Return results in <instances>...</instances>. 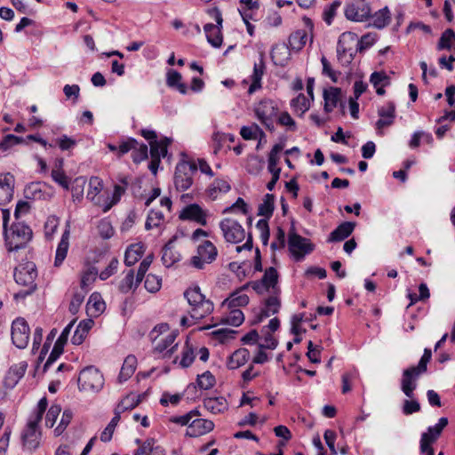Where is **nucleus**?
Wrapping results in <instances>:
<instances>
[{
  "label": "nucleus",
  "instance_id": "a878e982",
  "mask_svg": "<svg viewBox=\"0 0 455 455\" xmlns=\"http://www.w3.org/2000/svg\"><path fill=\"white\" fill-rule=\"evenodd\" d=\"M324 110L331 112L339 104L343 110L344 106L341 102V90L337 87H330L323 91Z\"/></svg>",
  "mask_w": 455,
  "mask_h": 455
},
{
  "label": "nucleus",
  "instance_id": "cd10ccee",
  "mask_svg": "<svg viewBox=\"0 0 455 455\" xmlns=\"http://www.w3.org/2000/svg\"><path fill=\"white\" fill-rule=\"evenodd\" d=\"M150 145V157L151 161L148 164V169L154 175H156L159 167L161 157L167 155V144H149Z\"/></svg>",
  "mask_w": 455,
  "mask_h": 455
},
{
  "label": "nucleus",
  "instance_id": "3c124183",
  "mask_svg": "<svg viewBox=\"0 0 455 455\" xmlns=\"http://www.w3.org/2000/svg\"><path fill=\"white\" fill-rule=\"evenodd\" d=\"M164 217L162 212L151 210L145 223L146 229L150 230L154 228H159L164 222Z\"/></svg>",
  "mask_w": 455,
  "mask_h": 455
},
{
  "label": "nucleus",
  "instance_id": "ddd939ff",
  "mask_svg": "<svg viewBox=\"0 0 455 455\" xmlns=\"http://www.w3.org/2000/svg\"><path fill=\"white\" fill-rule=\"evenodd\" d=\"M289 250L297 260L313 251V245L307 238L296 234L293 230L289 233L288 239Z\"/></svg>",
  "mask_w": 455,
  "mask_h": 455
},
{
  "label": "nucleus",
  "instance_id": "a18cd8bd",
  "mask_svg": "<svg viewBox=\"0 0 455 455\" xmlns=\"http://www.w3.org/2000/svg\"><path fill=\"white\" fill-rule=\"evenodd\" d=\"M371 25L379 29L385 28L390 21V12L387 7H384L374 13L371 17Z\"/></svg>",
  "mask_w": 455,
  "mask_h": 455
},
{
  "label": "nucleus",
  "instance_id": "20e7f679",
  "mask_svg": "<svg viewBox=\"0 0 455 455\" xmlns=\"http://www.w3.org/2000/svg\"><path fill=\"white\" fill-rule=\"evenodd\" d=\"M36 276L37 271L36 265L31 261L20 264L15 267L14 279L16 283L28 288L25 291H20L16 293L14 295L16 299L25 298L27 295L31 294L35 291L36 287L35 283Z\"/></svg>",
  "mask_w": 455,
  "mask_h": 455
},
{
  "label": "nucleus",
  "instance_id": "79ce46f5",
  "mask_svg": "<svg viewBox=\"0 0 455 455\" xmlns=\"http://www.w3.org/2000/svg\"><path fill=\"white\" fill-rule=\"evenodd\" d=\"M240 134L245 140H256L258 142H261L264 132L257 124H251V126H243L241 128Z\"/></svg>",
  "mask_w": 455,
  "mask_h": 455
},
{
  "label": "nucleus",
  "instance_id": "6e6552de",
  "mask_svg": "<svg viewBox=\"0 0 455 455\" xmlns=\"http://www.w3.org/2000/svg\"><path fill=\"white\" fill-rule=\"evenodd\" d=\"M218 256V250L211 241H204L197 247L196 254L190 259L191 265L203 269L207 264L213 262Z\"/></svg>",
  "mask_w": 455,
  "mask_h": 455
},
{
  "label": "nucleus",
  "instance_id": "f03ea898",
  "mask_svg": "<svg viewBox=\"0 0 455 455\" xmlns=\"http://www.w3.org/2000/svg\"><path fill=\"white\" fill-rule=\"evenodd\" d=\"M7 218L4 214V237L8 250L17 251L23 248L32 237V231L28 226L23 222H16L11 228H5Z\"/></svg>",
  "mask_w": 455,
  "mask_h": 455
},
{
  "label": "nucleus",
  "instance_id": "bf43d9fd",
  "mask_svg": "<svg viewBox=\"0 0 455 455\" xmlns=\"http://www.w3.org/2000/svg\"><path fill=\"white\" fill-rule=\"evenodd\" d=\"M97 228L100 237L103 239H109L115 233L111 222L107 219L100 220Z\"/></svg>",
  "mask_w": 455,
  "mask_h": 455
},
{
  "label": "nucleus",
  "instance_id": "4c0bfd02",
  "mask_svg": "<svg viewBox=\"0 0 455 455\" xmlns=\"http://www.w3.org/2000/svg\"><path fill=\"white\" fill-rule=\"evenodd\" d=\"M204 407L213 414L225 411L228 409V403L224 397H209L204 401Z\"/></svg>",
  "mask_w": 455,
  "mask_h": 455
},
{
  "label": "nucleus",
  "instance_id": "0eeeda50",
  "mask_svg": "<svg viewBox=\"0 0 455 455\" xmlns=\"http://www.w3.org/2000/svg\"><path fill=\"white\" fill-rule=\"evenodd\" d=\"M249 285L258 293H281L280 287L278 286V273L276 269L270 267L265 270L262 278L259 281L251 282L243 286L244 290Z\"/></svg>",
  "mask_w": 455,
  "mask_h": 455
},
{
  "label": "nucleus",
  "instance_id": "4be33fe9",
  "mask_svg": "<svg viewBox=\"0 0 455 455\" xmlns=\"http://www.w3.org/2000/svg\"><path fill=\"white\" fill-rule=\"evenodd\" d=\"M135 443L139 445L133 455H165L164 449L152 438L145 441L136 439Z\"/></svg>",
  "mask_w": 455,
  "mask_h": 455
},
{
  "label": "nucleus",
  "instance_id": "09e8293b",
  "mask_svg": "<svg viewBox=\"0 0 455 455\" xmlns=\"http://www.w3.org/2000/svg\"><path fill=\"white\" fill-rule=\"evenodd\" d=\"M292 109L299 116H302L310 107L309 100L302 93L299 94L291 101Z\"/></svg>",
  "mask_w": 455,
  "mask_h": 455
},
{
  "label": "nucleus",
  "instance_id": "c85d7f7f",
  "mask_svg": "<svg viewBox=\"0 0 455 455\" xmlns=\"http://www.w3.org/2000/svg\"><path fill=\"white\" fill-rule=\"evenodd\" d=\"M26 369V363H20L12 366L4 377V387L11 389L13 388L18 384L20 379L24 376Z\"/></svg>",
  "mask_w": 455,
  "mask_h": 455
},
{
  "label": "nucleus",
  "instance_id": "bb28decb",
  "mask_svg": "<svg viewBox=\"0 0 455 455\" xmlns=\"http://www.w3.org/2000/svg\"><path fill=\"white\" fill-rule=\"evenodd\" d=\"M290 46L286 44H277L271 50V59L275 65L284 67L291 59Z\"/></svg>",
  "mask_w": 455,
  "mask_h": 455
},
{
  "label": "nucleus",
  "instance_id": "ea45409f",
  "mask_svg": "<svg viewBox=\"0 0 455 455\" xmlns=\"http://www.w3.org/2000/svg\"><path fill=\"white\" fill-rule=\"evenodd\" d=\"M140 283V281L134 277V271L130 269L126 272L124 279L120 281L118 289L121 292L127 293L132 290H135Z\"/></svg>",
  "mask_w": 455,
  "mask_h": 455
},
{
  "label": "nucleus",
  "instance_id": "5fc2aeb1",
  "mask_svg": "<svg viewBox=\"0 0 455 455\" xmlns=\"http://www.w3.org/2000/svg\"><path fill=\"white\" fill-rule=\"evenodd\" d=\"M196 358L194 347L187 341L182 351V357L180 364L183 368H187L192 364Z\"/></svg>",
  "mask_w": 455,
  "mask_h": 455
},
{
  "label": "nucleus",
  "instance_id": "774afa93",
  "mask_svg": "<svg viewBox=\"0 0 455 455\" xmlns=\"http://www.w3.org/2000/svg\"><path fill=\"white\" fill-rule=\"evenodd\" d=\"M119 261L116 258H113L108 267L100 272L99 275L101 280H107L111 275H113L118 268Z\"/></svg>",
  "mask_w": 455,
  "mask_h": 455
},
{
  "label": "nucleus",
  "instance_id": "72a5a7b5",
  "mask_svg": "<svg viewBox=\"0 0 455 455\" xmlns=\"http://www.w3.org/2000/svg\"><path fill=\"white\" fill-rule=\"evenodd\" d=\"M265 72L264 54L260 53V60L259 63H255L253 67V73L251 75V84L248 89V93L252 94L257 89L261 87V79Z\"/></svg>",
  "mask_w": 455,
  "mask_h": 455
},
{
  "label": "nucleus",
  "instance_id": "dca6fc26",
  "mask_svg": "<svg viewBox=\"0 0 455 455\" xmlns=\"http://www.w3.org/2000/svg\"><path fill=\"white\" fill-rule=\"evenodd\" d=\"M349 41H351V42L355 41V34L343 33L339 36L338 44H337L338 60L344 64L350 63L353 59V52H352L353 49L347 45V44Z\"/></svg>",
  "mask_w": 455,
  "mask_h": 455
},
{
  "label": "nucleus",
  "instance_id": "e2e57ef3",
  "mask_svg": "<svg viewBox=\"0 0 455 455\" xmlns=\"http://www.w3.org/2000/svg\"><path fill=\"white\" fill-rule=\"evenodd\" d=\"M138 404V400L135 395H129L124 397L117 405L116 411L118 413L131 410Z\"/></svg>",
  "mask_w": 455,
  "mask_h": 455
},
{
  "label": "nucleus",
  "instance_id": "603ef678",
  "mask_svg": "<svg viewBox=\"0 0 455 455\" xmlns=\"http://www.w3.org/2000/svg\"><path fill=\"white\" fill-rule=\"evenodd\" d=\"M274 212V196L270 194H267L265 196L264 201L259 204L258 209V214L260 216H264L269 218L272 216Z\"/></svg>",
  "mask_w": 455,
  "mask_h": 455
},
{
  "label": "nucleus",
  "instance_id": "2f4dec72",
  "mask_svg": "<svg viewBox=\"0 0 455 455\" xmlns=\"http://www.w3.org/2000/svg\"><path fill=\"white\" fill-rule=\"evenodd\" d=\"M176 239L177 235H174L163 248L162 261L167 267H172L180 259V254L173 247Z\"/></svg>",
  "mask_w": 455,
  "mask_h": 455
},
{
  "label": "nucleus",
  "instance_id": "8fccbe9b",
  "mask_svg": "<svg viewBox=\"0 0 455 455\" xmlns=\"http://www.w3.org/2000/svg\"><path fill=\"white\" fill-rule=\"evenodd\" d=\"M97 275L98 271L95 267H88L85 271H84L80 283L82 290L87 292L90 290L91 285L96 280Z\"/></svg>",
  "mask_w": 455,
  "mask_h": 455
},
{
  "label": "nucleus",
  "instance_id": "423d86ee",
  "mask_svg": "<svg viewBox=\"0 0 455 455\" xmlns=\"http://www.w3.org/2000/svg\"><path fill=\"white\" fill-rule=\"evenodd\" d=\"M104 386V377L99 369L89 366L80 371L78 387L81 391L97 393Z\"/></svg>",
  "mask_w": 455,
  "mask_h": 455
},
{
  "label": "nucleus",
  "instance_id": "338daca9",
  "mask_svg": "<svg viewBox=\"0 0 455 455\" xmlns=\"http://www.w3.org/2000/svg\"><path fill=\"white\" fill-rule=\"evenodd\" d=\"M73 414L70 411L65 410L62 413L59 425L54 429L55 435H60L63 433V431L66 429L68 425L70 423L72 419Z\"/></svg>",
  "mask_w": 455,
  "mask_h": 455
},
{
  "label": "nucleus",
  "instance_id": "4d7b16f0",
  "mask_svg": "<svg viewBox=\"0 0 455 455\" xmlns=\"http://www.w3.org/2000/svg\"><path fill=\"white\" fill-rule=\"evenodd\" d=\"M25 196L28 199L38 200L43 196L42 185L39 182H32L28 184L25 190Z\"/></svg>",
  "mask_w": 455,
  "mask_h": 455
},
{
  "label": "nucleus",
  "instance_id": "680f3d73",
  "mask_svg": "<svg viewBox=\"0 0 455 455\" xmlns=\"http://www.w3.org/2000/svg\"><path fill=\"white\" fill-rule=\"evenodd\" d=\"M51 176L52 180L65 189L69 188V179L62 170L52 169Z\"/></svg>",
  "mask_w": 455,
  "mask_h": 455
},
{
  "label": "nucleus",
  "instance_id": "6e6d98bb",
  "mask_svg": "<svg viewBox=\"0 0 455 455\" xmlns=\"http://www.w3.org/2000/svg\"><path fill=\"white\" fill-rule=\"evenodd\" d=\"M455 39V33L451 28L446 29L441 36L437 50H450L451 48V42Z\"/></svg>",
  "mask_w": 455,
  "mask_h": 455
},
{
  "label": "nucleus",
  "instance_id": "393cba45",
  "mask_svg": "<svg viewBox=\"0 0 455 455\" xmlns=\"http://www.w3.org/2000/svg\"><path fill=\"white\" fill-rule=\"evenodd\" d=\"M103 188V182L98 177H92L89 180L88 191L86 198L93 203L95 205L100 206L103 209L105 199L100 196Z\"/></svg>",
  "mask_w": 455,
  "mask_h": 455
},
{
  "label": "nucleus",
  "instance_id": "a19ab883",
  "mask_svg": "<svg viewBox=\"0 0 455 455\" xmlns=\"http://www.w3.org/2000/svg\"><path fill=\"white\" fill-rule=\"evenodd\" d=\"M307 40V33L304 29H299L291 33L289 36V46L291 50L299 51L306 44Z\"/></svg>",
  "mask_w": 455,
  "mask_h": 455
},
{
  "label": "nucleus",
  "instance_id": "49530a36",
  "mask_svg": "<svg viewBox=\"0 0 455 455\" xmlns=\"http://www.w3.org/2000/svg\"><path fill=\"white\" fill-rule=\"evenodd\" d=\"M283 144H275L268 156L267 169L270 173H280L281 169L277 166L279 161V153L283 149Z\"/></svg>",
  "mask_w": 455,
  "mask_h": 455
},
{
  "label": "nucleus",
  "instance_id": "9d476101",
  "mask_svg": "<svg viewBox=\"0 0 455 455\" xmlns=\"http://www.w3.org/2000/svg\"><path fill=\"white\" fill-rule=\"evenodd\" d=\"M208 13L215 19L217 25L208 23L204 27V30L209 44L213 47L218 48L222 44V35L220 28L222 27V16L218 8H212L208 11Z\"/></svg>",
  "mask_w": 455,
  "mask_h": 455
},
{
  "label": "nucleus",
  "instance_id": "58836bf2",
  "mask_svg": "<svg viewBox=\"0 0 455 455\" xmlns=\"http://www.w3.org/2000/svg\"><path fill=\"white\" fill-rule=\"evenodd\" d=\"M181 75L174 69H169L167 72L166 84L169 87L176 88L181 94H186L188 87L181 82Z\"/></svg>",
  "mask_w": 455,
  "mask_h": 455
},
{
  "label": "nucleus",
  "instance_id": "13d9d810",
  "mask_svg": "<svg viewBox=\"0 0 455 455\" xmlns=\"http://www.w3.org/2000/svg\"><path fill=\"white\" fill-rule=\"evenodd\" d=\"M215 381L214 376L209 371L198 375L196 379L197 386L204 390L212 388L215 385Z\"/></svg>",
  "mask_w": 455,
  "mask_h": 455
},
{
  "label": "nucleus",
  "instance_id": "c9c22d12",
  "mask_svg": "<svg viewBox=\"0 0 455 455\" xmlns=\"http://www.w3.org/2000/svg\"><path fill=\"white\" fill-rule=\"evenodd\" d=\"M137 367V359L134 355H130L126 356L124 359V362L122 365L119 376H118V381L120 383L125 382L127 379H129L134 373Z\"/></svg>",
  "mask_w": 455,
  "mask_h": 455
},
{
  "label": "nucleus",
  "instance_id": "7ed1b4c3",
  "mask_svg": "<svg viewBox=\"0 0 455 455\" xmlns=\"http://www.w3.org/2000/svg\"><path fill=\"white\" fill-rule=\"evenodd\" d=\"M181 157L175 167L174 185L177 190L186 191L193 184V176L197 171V164L184 153L181 154Z\"/></svg>",
  "mask_w": 455,
  "mask_h": 455
},
{
  "label": "nucleus",
  "instance_id": "0e129e2a",
  "mask_svg": "<svg viewBox=\"0 0 455 455\" xmlns=\"http://www.w3.org/2000/svg\"><path fill=\"white\" fill-rule=\"evenodd\" d=\"M61 411V407L59 404H52L46 413L45 425L47 427H52Z\"/></svg>",
  "mask_w": 455,
  "mask_h": 455
},
{
  "label": "nucleus",
  "instance_id": "f3484780",
  "mask_svg": "<svg viewBox=\"0 0 455 455\" xmlns=\"http://www.w3.org/2000/svg\"><path fill=\"white\" fill-rule=\"evenodd\" d=\"M421 373L422 372L415 367H410L403 371L401 388L407 397L411 399L413 398V391L417 387L416 381Z\"/></svg>",
  "mask_w": 455,
  "mask_h": 455
},
{
  "label": "nucleus",
  "instance_id": "6ab92c4d",
  "mask_svg": "<svg viewBox=\"0 0 455 455\" xmlns=\"http://www.w3.org/2000/svg\"><path fill=\"white\" fill-rule=\"evenodd\" d=\"M15 179L11 173L0 174V205H4L13 197Z\"/></svg>",
  "mask_w": 455,
  "mask_h": 455
},
{
  "label": "nucleus",
  "instance_id": "2eb2a0df",
  "mask_svg": "<svg viewBox=\"0 0 455 455\" xmlns=\"http://www.w3.org/2000/svg\"><path fill=\"white\" fill-rule=\"evenodd\" d=\"M448 425L447 418H440L437 424L429 427L427 431L421 435L419 442L420 451H426L427 448H433L432 444L439 438L443 428Z\"/></svg>",
  "mask_w": 455,
  "mask_h": 455
},
{
  "label": "nucleus",
  "instance_id": "c03bdc74",
  "mask_svg": "<svg viewBox=\"0 0 455 455\" xmlns=\"http://www.w3.org/2000/svg\"><path fill=\"white\" fill-rule=\"evenodd\" d=\"M230 190L229 183L225 180H215L207 189V194L212 199H216L219 193H227Z\"/></svg>",
  "mask_w": 455,
  "mask_h": 455
},
{
  "label": "nucleus",
  "instance_id": "69168bd1",
  "mask_svg": "<svg viewBox=\"0 0 455 455\" xmlns=\"http://www.w3.org/2000/svg\"><path fill=\"white\" fill-rule=\"evenodd\" d=\"M284 246H285V232L282 228L278 227L276 229V232L275 234V239L271 243V249L275 251V250L283 249V248H284Z\"/></svg>",
  "mask_w": 455,
  "mask_h": 455
},
{
  "label": "nucleus",
  "instance_id": "473e14b6",
  "mask_svg": "<svg viewBox=\"0 0 455 455\" xmlns=\"http://www.w3.org/2000/svg\"><path fill=\"white\" fill-rule=\"evenodd\" d=\"M69 236H70V231L69 227L67 226V228L65 229L64 233L61 235V239L58 244L57 250H56V255H55V260H54V266L59 267L62 264L64 259L67 257V253L69 248Z\"/></svg>",
  "mask_w": 455,
  "mask_h": 455
},
{
  "label": "nucleus",
  "instance_id": "f704fd0d",
  "mask_svg": "<svg viewBox=\"0 0 455 455\" xmlns=\"http://www.w3.org/2000/svg\"><path fill=\"white\" fill-rule=\"evenodd\" d=\"M250 357V352L246 348L235 350L228 358L227 366L230 370H235L245 364Z\"/></svg>",
  "mask_w": 455,
  "mask_h": 455
},
{
  "label": "nucleus",
  "instance_id": "c756f323",
  "mask_svg": "<svg viewBox=\"0 0 455 455\" xmlns=\"http://www.w3.org/2000/svg\"><path fill=\"white\" fill-rule=\"evenodd\" d=\"M355 224L354 222L346 221L339 225L329 235L327 242H340L347 238L354 231Z\"/></svg>",
  "mask_w": 455,
  "mask_h": 455
},
{
  "label": "nucleus",
  "instance_id": "a211bd4d",
  "mask_svg": "<svg viewBox=\"0 0 455 455\" xmlns=\"http://www.w3.org/2000/svg\"><path fill=\"white\" fill-rule=\"evenodd\" d=\"M176 333L172 331L167 333L164 337L153 342L154 351L157 354H162L163 357H171L177 348L178 344L174 343L176 339Z\"/></svg>",
  "mask_w": 455,
  "mask_h": 455
},
{
  "label": "nucleus",
  "instance_id": "f257e3e1",
  "mask_svg": "<svg viewBox=\"0 0 455 455\" xmlns=\"http://www.w3.org/2000/svg\"><path fill=\"white\" fill-rule=\"evenodd\" d=\"M47 406L46 397L41 398L37 403L36 411L30 416L27 427L22 434L23 445L29 451L36 449L39 445L41 433L38 429V423L41 421Z\"/></svg>",
  "mask_w": 455,
  "mask_h": 455
},
{
  "label": "nucleus",
  "instance_id": "39448f33",
  "mask_svg": "<svg viewBox=\"0 0 455 455\" xmlns=\"http://www.w3.org/2000/svg\"><path fill=\"white\" fill-rule=\"evenodd\" d=\"M184 295L191 307L190 315L192 318L202 319L212 312V302L205 299L199 287L188 289Z\"/></svg>",
  "mask_w": 455,
  "mask_h": 455
},
{
  "label": "nucleus",
  "instance_id": "1a4fd4ad",
  "mask_svg": "<svg viewBox=\"0 0 455 455\" xmlns=\"http://www.w3.org/2000/svg\"><path fill=\"white\" fill-rule=\"evenodd\" d=\"M220 228L226 242L238 243L245 237L244 228L231 218H225L220 222Z\"/></svg>",
  "mask_w": 455,
  "mask_h": 455
},
{
  "label": "nucleus",
  "instance_id": "5701e85b",
  "mask_svg": "<svg viewBox=\"0 0 455 455\" xmlns=\"http://www.w3.org/2000/svg\"><path fill=\"white\" fill-rule=\"evenodd\" d=\"M280 293H269L267 299H265L264 306L260 309L258 315V322L276 314L281 307Z\"/></svg>",
  "mask_w": 455,
  "mask_h": 455
},
{
  "label": "nucleus",
  "instance_id": "f8f14e48",
  "mask_svg": "<svg viewBox=\"0 0 455 455\" xmlns=\"http://www.w3.org/2000/svg\"><path fill=\"white\" fill-rule=\"evenodd\" d=\"M30 329L24 318L19 317L12 324V340L18 348H25L29 341Z\"/></svg>",
  "mask_w": 455,
  "mask_h": 455
},
{
  "label": "nucleus",
  "instance_id": "864d4df0",
  "mask_svg": "<svg viewBox=\"0 0 455 455\" xmlns=\"http://www.w3.org/2000/svg\"><path fill=\"white\" fill-rule=\"evenodd\" d=\"M243 313L240 309L235 307L230 308L229 314L224 319V322L227 324L235 327L241 325L243 323Z\"/></svg>",
  "mask_w": 455,
  "mask_h": 455
},
{
  "label": "nucleus",
  "instance_id": "b1692460",
  "mask_svg": "<svg viewBox=\"0 0 455 455\" xmlns=\"http://www.w3.org/2000/svg\"><path fill=\"white\" fill-rule=\"evenodd\" d=\"M181 220H193L202 226L207 224L206 214L204 210L196 204L186 206L180 212Z\"/></svg>",
  "mask_w": 455,
  "mask_h": 455
},
{
  "label": "nucleus",
  "instance_id": "aec40b11",
  "mask_svg": "<svg viewBox=\"0 0 455 455\" xmlns=\"http://www.w3.org/2000/svg\"><path fill=\"white\" fill-rule=\"evenodd\" d=\"M214 427L212 420L195 417L187 428L186 435L190 437H198L211 432Z\"/></svg>",
  "mask_w": 455,
  "mask_h": 455
},
{
  "label": "nucleus",
  "instance_id": "052dcab7",
  "mask_svg": "<svg viewBox=\"0 0 455 455\" xmlns=\"http://www.w3.org/2000/svg\"><path fill=\"white\" fill-rule=\"evenodd\" d=\"M162 285V279L156 275L148 274L145 280V288L150 292L157 291Z\"/></svg>",
  "mask_w": 455,
  "mask_h": 455
},
{
  "label": "nucleus",
  "instance_id": "de8ad7c7",
  "mask_svg": "<svg viewBox=\"0 0 455 455\" xmlns=\"http://www.w3.org/2000/svg\"><path fill=\"white\" fill-rule=\"evenodd\" d=\"M248 303L249 297L246 294L242 293L241 291H238L232 293L223 304L227 305L228 308H235L237 307L246 306Z\"/></svg>",
  "mask_w": 455,
  "mask_h": 455
},
{
  "label": "nucleus",
  "instance_id": "9b49d317",
  "mask_svg": "<svg viewBox=\"0 0 455 455\" xmlns=\"http://www.w3.org/2000/svg\"><path fill=\"white\" fill-rule=\"evenodd\" d=\"M277 105L272 100L265 99L256 106L255 113L258 119L269 130L274 128L275 119L277 115Z\"/></svg>",
  "mask_w": 455,
  "mask_h": 455
},
{
  "label": "nucleus",
  "instance_id": "4468645a",
  "mask_svg": "<svg viewBox=\"0 0 455 455\" xmlns=\"http://www.w3.org/2000/svg\"><path fill=\"white\" fill-rule=\"evenodd\" d=\"M371 15V8L365 0H353L345 9V16L353 21H363Z\"/></svg>",
  "mask_w": 455,
  "mask_h": 455
},
{
  "label": "nucleus",
  "instance_id": "412c9836",
  "mask_svg": "<svg viewBox=\"0 0 455 455\" xmlns=\"http://www.w3.org/2000/svg\"><path fill=\"white\" fill-rule=\"evenodd\" d=\"M379 120L376 123L378 131L385 127L390 126L395 117V105L393 102H387L378 109Z\"/></svg>",
  "mask_w": 455,
  "mask_h": 455
},
{
  "label": "nucleus",
  "instance_id": "37998d69",
  "mask_svg": "<svg viewBox=\"0 0 455 455\" xmlns=\"http://www.w3.org/2000/svg\"><path fill=\"white\" fill-rule=\"evenodd\" d=\"M105 309V302L101 299L100 294L92 293L87 303V310L91 315L97 316Z\"/></svg>",
  "mask_w": 455,
  "mask_h": 455
},
{
  "label": "nucleus",
  "instance_id": "7c9ffc66",
  "mask_svg": "<svg viewBox=\"0 0 455 455\" xmlns=\"http://www.w3.org/2000/svg\"><path fill=\"white\" fill-rule=\"evenodd\" d=\"M120 181L123 185H115L112 196L105 198V203L103 204L104 212H108L115 204H116L120 201L122 196L125 193L128 185L127 178H122Z\"/></svg>",
  "mask_w": 455,
  "mask_h": 455
},
{
  "label": "nucleus",
  "instance_id": "e433bc0d",
  "mask_svg": "<svg viewBox=\"0 0 455 455\" xmlns=\"http://www.w3.org/2000/svg\"><path fill=\"white\" fill-rule=\"evenodd\" d=\"M144 245L141 243H135L130 245L124 254V263L126 266L131 267L134 265L143 255Z\"/></svg>",
  "mask_w": 455,
  "mask_h": 455
}]
</instances>
